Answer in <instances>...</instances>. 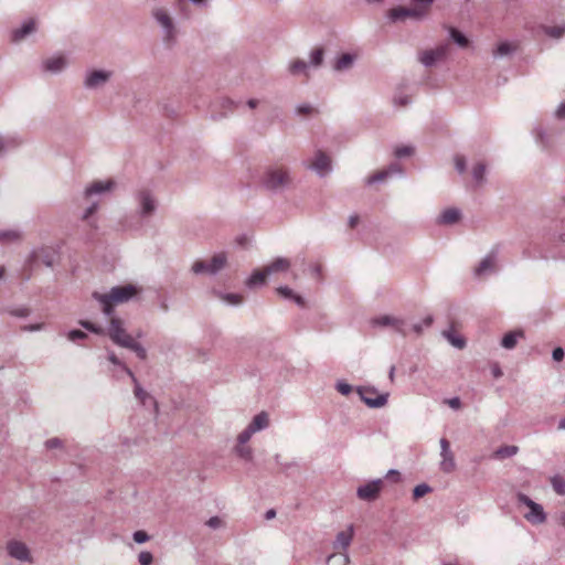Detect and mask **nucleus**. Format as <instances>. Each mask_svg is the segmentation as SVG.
I'll return each instance as SVG.
<instances>
[{"instance_id": "obj_52", "label": "nucleus", "mask_w": 565, "mask_h": 565, "mask_svg": "<svg viewBox=\"0 0 565 565\" xmlns=\"http://www.w3.org/2000/svg\"><path fill=\"white\" fill-rule=\"evenodd\" d=\"M255 433L250 427H246L237 437V441L241 445H245Z\"/></svg>"}, {"instance_id": "obj_42", "label": "nucleus", "mask_w": 565, "mask_h": 565, "mask_svg": "<svg viewBox=\"0 0 565 565\" xmlns=\"http://www.w3.org/2000/svg\"><path fill=\"white\" fill-rule=\"evenodd\" d=\"M431 491H433L431 487L428 486L427 483L417 484L413 489V498H414V500H418Z\"/></svg>"}, {"instance_id": "obj_50", "label": "nucleus", "mask_w": 565, "mask_h": 565, "mask_svg": "<svg viewBox=\"0 0 565 565\" xmlns=\"http://www.w3.org/2000/svg\"><path fill=\"white\" fill-rule=\"evenodd\" d=\"M552 487L557 494H565V481L561 477L556 476L552 479Z\"/></svg>"}, {"instance_id": "obj_22", "label": "nucleus", "mask_w": 565, "mask_h": 565, "mask_svg": "<svg viewBox=\"0 0 565 565\" xmlns=\"http://www.w3.org/2000/svg\"><path fill=\"white\" fill-rule=\"evenodd\" d=\"M461 217V212L459 209L450 207L445 210L438 218L440 224L451 225L457 223Z\"/></svg>"}, {"instance_id": "obj_58", "label": "nucleus", "mask_w": 565, "mask_h": 565, "mask_svg": "<svg viewBox=\"0 0 565 565\" xmlns=\"http://www.w3.org/2000/svg\"><path fill=\"white\" fill-rule=\"evenodd\" d=\"M313 107L310 104H300L296 107V114L297 115H310L313 113Z\"/></svg>"}, {"instance_id": "obj_62", "label": "nucleus", "mask_w": 565, "mask_h": 565, "mask_svg": "<svg viewBox=\"0 0 565 565\" xmlns=\"http://www.w3.org/2000/svg\"><path fill=\"white\" fill-rule=\"evenodd\" d=\"M536 141L542 145V147H547V135L543 129L536 130Z\"/></svg>"}, {"instance_id": "obj_53", "label": "nucleus", "mask_w": 565, "mask_h": 565, "mask_svg": "<svg viewBox=\"0 0 565 565\" xmlns=\"http://www.w3.org/2000/svg\"><path fill=\"white\" fill-rule=\"evenodd\" d=\"M138 562L140 565H151L153 562V556L148 551H142L138 555Z\"/></svg>"}, {"instance_id": "obj_11", "label": "nucleus", "mask_w": 565, "mask_h": 565, "mask_svg": "<svg viewBox=\"0 0 565 565\" xmlns=\"http://www.w3.org/2000/svg\"><path fill=\"white\" fill-rule=\"evenodd\" d=\"M111 76V71L90 70L86 72L83 85L86 89H98L104 87L109 82Z\"/></svg>"}, {"instance_id": "obj_15", "label": "nucleus", "mask_w": 565, "mask_h": 565, "mask_svg": "<svg viewBox=\"0 0 565 565\" xmlns=\"http://www.w3.org/2000/svg\"><path fill=\"white\" fill-rule=\"evenodd\" d=\"M68 65V61L64 55H55L42 62V71L51 74L63 72Z\"/></svg>"}, {"instance_id": "obj_63", "label": "nucleus", "mask_w": 565, "mask_h": 565, "mask_svg": "<svg viewBox=\"0 0 565 565\" xmlns=\"http://www.w3.org/2000/svg\"><path fill=\"white\" fill-rule=\"evenodd\" d=\"M384 479L392 480L393 482H399L401 481V473H399V471H397L395 469H391V470L387 471V473L385 475Z\"/></svg>"}, {"instance_id": "obj_8", "label": "nucleus", "mask_w": 565, "mask_h": 565, "mask_svg": "<svg viewBox=\"0 0 565 565\" xmlns=\"http://www.w3.org/2000/svg\"><path fill=\"white\" fill-rule=\"evenodd\" d=\"M370 324L372 328L375 329L390 328L402 335L407 334L406 321L402 318H397L394 316L382 315L374 317L370 320Z\"/></svg>"}, {"instance_id": "obj_48", "label": "nucleus", "mask_w": 565, "mask_h": 565, "mask_svg": "<svg viewBox=\"0 0 565 565\" xmlns=\"http://www.w3.org/2000/svg\"><path fill=\"white\" fill-rule=\"evenodd\" d=\"M19 143L20 142L17 141V139L13 138V137H10V138H7V139L0 137V156L2 154V152L6 149L18 147Z\"/></svg>"}, {"instance_id": "obj_49", "label": "nucleus", "mask_w": 565, "mask_h": 565, "mask_svg": "<svg viewBox=\"0 0 565 565\" xmlns=\"http://www.w3.org/2000/svg\"><path fill=\"white\" fill-rule=\"evenodd\" d=\"M387 177H390V171L381 170V171H377L376 173L372 174L371 177H369L366 180V183L367 184L377 183V182L384 181Z\"/></svg>"}, {"instance_id": "obj_28", "label": "nucleus", "mask_w": 565, "mask_h": 565, "mask_svg": "<svg viewBox=\"0 0 565 565\" xmlns=\"http://www.w3.org/2000/svg\"><path fill=\"white\" fill-rule=\"evenodd\" d=\"M524 337V333L523 331L521 330H518V331H511L509 333H507L503 338H502V341H501V345L504 348V349H508V350H511L513 349L516 343H518V340L520 338H523Z\"/></svg>"}, {"instance_id": "obj_9", "label": "nucleus", "mask_w": 565, "mask_h": 565, "mask_svg": "<svg viewBox=\"0 0 565 565\" xmlns=\"http://www.w3.org/2000/svg\"><path fill=\"white\" fill-rule=\"evenodd\" d=\"M152 17L156 22L162 28L163 39L166 42H172L175 35V28L172 18L163 8H156L152 10Z\"/></svg>"}, {"instance_id": "obj_39", "label": "nucleus", "mask_w": 565, "mask_h": 565, "mask_svg": "<svg viewBox=\"0 0 565 565\" xmlns=\"http://www.w3.org/2000/svg\"><path fill=\"white\" fill-rule=\"evenodd\" d=\"M108 361L114 365L119 366L131 380H135L134 372L122 361H120L113 351L108 352Z\"/></svg>"}, {"instance_id": "obj_32", "label": "nucleus", "mask_w": 565, "mask_h": 565, "mask_svg": "<svg viewBox=\"0 0 565 565\" xmlns=\"http://www.w3.org/2000/svg\"><path fill=\"white\" fill-rule=\"evenodd\" d=\"M519 451V448L514 445L502 446L494 451V457L498 459H505L513 457Z\"/></svg>"}, {"instance_id": "obj_38", "label": "nucleus", "mask_w": 565, "mask_h": 565, "mask_svg": "<svg viewBox=\"0 0 565 565\" xmlns=\"http://www.w3.org/2000/svg\"><path fill=\"white\" fill-rule=\"evenodd\" d=\"M350 563V557L347 553H333L328 559V565H348Z\"/></svg>"}, {"instance_id": "obj_12", "label": "nucleus", "mask_w": 565, "mask_h": 565, "mask_svg": "<svg viewBox=\"0 0 565 565\" xmlns=\"http://www.w3.org/2000/svg\"><path fill=\"white\" fill-rule=\"evenodd\" d=\"M384 487V479L371 480L356 489V495L360 500L373 502L379 497Z\"/></svg>"}, {"instance_id": "obj_35", "label": "nucleus", "mask_w": 565, "mask_h": 565, "mask_svg": "<svg viewBox=\"0 0 565 565\" xmlns=\"http://www.w3.org/2000/svg\"><path fill=\"white\" fill-rule=\"evenodd\" d=\"M323 58H324L323 47H316L310 53V62L308 63V65L312 66L315 68L320 67L323 63Z\"/></svg>"}, {"instance_id": "obj_7", "label": "nucleus", "mask_w": 565, "mask_h": 565, "mask_svg": "<svg viewBox=\"0 0 565 565\" xmlns=\"http://www.w3.org/2000/svg\"><path fill=\"white\" fill-rule=\"evenodd\" d=\"M356 393L361 401L371 408H381L387 404L388 393L377 394L375 387L359 386Z\"/></svg>"}, {"instance_id": "obj_51", "label": "nucleus", "mask_w": 565, "mask_h": 565, "mask_svg": "<svg viewBox=\"0 0 565 565\" xmlns=\"http://www.w3.org/2000/svg\"><path fill=\"white\" fill-rule=\"evenodd\" d=\"M414 153V148L412 146H399L395 148L394 154L397 158H404L412 156Z\"/></svg>"}, {"instance_id": "obj_59", "label": "nucleus", "mask_w": 565, "mask_h": 565, "mask_svg": "<svg viewBox=\"0 0 565 565\" xmlns=\"http://www.w3.org/2000/svg\"><path fill=\"white\" fill-rule=\"evenodd\" d=\"M394 104L398 107H405L411 104V98L407 95H398L394 97Z\"/></svg>"}, {"instance_id": "obj_44", "label": "nucleus", "mask_w": 565, "mask_h": 565, "mask_svg": "<svg viewBox=\"0 0 565 565\" xmlns=\"http://www.w3.org/2000/svg\"><path fill=\"white\" fill-rule=\"evenodd\" d=\"M419 60L423 63V65H425L426 67H430L436 62H438L436 56L434 55L433 50H428V51L423 52Z\"/></svg>"}, {"instance_id": "obj_55", "label": "nucleus", "mask_w": 565, "mask_h": 565, "mask_svg": "<svg viewBox=\"0 0 565 565\" xmlns=\"http://www.w3.org/2000/svg\"><path fill=\"white\" fill-rule=\"evenodd\" d=\"M455 167H456V170L461 174L466 171V158L461 154H456L455 156Z\"/></svg>"}, {"instance_id": "obj_25", "label": "nucleus", "mask_w": 565, "mask_h": 565, "mask_svg": "<svg viewBox=\"0 0 565 565\" xmlns=\"http://www.w3.org/2000/svg\"><path fill=\"white\" fill-rule=\"evenodd\" d=\"M290 267V262L287 258L278 257L269 265L265 266L266 273L268 275L275 274L277 271L287 270Z\"/></svg>"}, {"instance_id": "obj_24", "label": "nucleus", "mask_w": 565, "mask_h": 565, "mask_svg": "<svg viewBox=\"0 0 565 565\" xmlns=\"http://www.w3.org/2000/svg\"><path fill=\"white\" fill-rule=\"evenodd\" d=\"M268 425H269L268 414L266 412H260L252 419L248 427H250L254 433H257V431H260V430L267 428Z\"/></svg>"}, {"instance_id": "obj_21", "label": "nucleus", "mask_w": 565, "mask_h": 565, "mask_svg": "<svg viewBox=\"0 0 565 565\" xmlns=\"http://www.w3.org/2000/svg\"><path fill=\"white\" fill-rule=\"evenodd\" d=\"M209 263L210 275H216L227 264V255L224 252L215 254Z\"/></svg>"}, {"instance_id": "obj_19", "label": "nucleus", "mask_w": 565, "mask_h": 565, "mask_svg": "<svg viewBox=\"0 0 565 565\" xmlns=\"http://www.w3.org/2000/svg\"><path fill=\"white\" fill-rule=\"evenodd\" d=\"M353 535L354 526L350 524L345 531H341L337 534L335 541L333 542V547H341L343 550H347L353 540Z\"/></svg>"}, {"instance_id": "obj_61", "label": "nucleus", "mask_w": 565, "mask_h": 565, "mask_svg": "<svg viewBox=\"0 0 565 565\" xmlns=\"http://www.w3.org/2000/svg\"><path fill=\"white\" fill-rule=\"evenodd\" d=\"M206 525L211 529H220L223 526V521L218 516H212L206 521Z\"/></svg>"}, {"instance_id": "obj_31", "label": "nucleus", "mask_w": 565, "mask_h": 565, "mask_svg": "<svg viewBox=\"0 0 565 565\" xmlns=\"http://www.w3.org/2000/svg\"><path fill=\"white\" fill-rule=\"evenodd\" d=\"M443 337L448 340V342L457 349H463L466 347V340L457 334H455L450 330H444Z\"/></svg>"}, {"instance_id": "obj_47", "label": "nucleus", "mask_w": 565, "mask_h": 565, "mask_svg": "<svg viewBox=\"0 0 565 565\" xmlns=\"http://www.w3.org/2000/svg\"><path fill=\"white\" fill-rule=\"evenodd\" d=\"M450 50V45L448 43L441 44L433 50L434 55L436 56L437 61H443L447 57Z\"/></svg>"}, {"instance_id": "obj_33", "label": "nucleus", "mask_w": 565, "mask_h": 565, "mask_svg": "<svg viewBox=\"0 0 565 565\" xmlns=\"http://www.w3.org/2000/svg\"><path fill=\"white\" fill-rule=\"evenodd\" d=\"M449 35L459 47L465 49L469 45V40L467 39V36L456 28L449 29Z\"/></svg>"}, {"instance_id": "obj_37", "label": "nucleus", "mask_w": 565, "mask_h": 565, "mask_svg": "<svg viewBox=\"0 0 565 565\" xmlns=\"http://www.w3.org/2000/svg\"><path fill=\"white\" fill-rule=\"evenodd\" d=\"M515 50L509 42H501L498 44L497 49L493 50V57L499 58L507 55H510Z\"/></svg>"}, {"instance_id": "obj_41", "label": "nucleus", "mask_w": 565, "mask_h": 565, "mask_svg": "<svg viewBox=\"0 0 565 565\" xmlns=\"http://www.w3.org/2000/svg\"><path fill=\"white\" fill-rule=\"evenodd\" d=\"M209 263L205 262V260H195L193 263V265L191 266V271L194 274V275H203V274H209L210 275V269H209Z\"/></svg>"}, {"instance_id": "obj_27", "label": "nucleus", "mask_w": 565, "mask_h": 565, "mask_svg": "<svg viewBox=\"0 0 565 565\" xmlns=\"http://www.w3.org/2000/svg\"><path fill=\"white\" fill-rule=\"evenodd\" d=\"M308 67H309V65L307 62H305L303 60L297 58L289 63L288 72L294 76L300 75V74L308 76Z\"/></svg>"}, {"instance_id": "obj_5", "label": "nucleus", "mask_w": 565, "mask_h": 565, "mask_svg": "<svg viewBox=\"0 0 565 565\" xmlns=\"http://www.w3.org/2000/svg\"><path fill=\"white\" fill-rule=\"evenodd\" d=\"M135 200L137 202V213L140 217L149 218L156 213L158 209V201L150 190H139L135 194Z\"/></svg>"}, {"instance_id": "obj_45", "label": "nucleus", "mask_w": 565, "mask_h": 565, "mask_svg": "<svg viewBox=\"0 0 565 565\" xmlns=\"http://www.w3.org/2000/svg\"><path fill=\"white\" fill-rule=\"evenodd\" d=\"M235 451L241 458L247 461L253 459V450L248 446L238 444L235 448Z\"/></svg>"}, {"instance_id": "obj_18", "label": "nucleus", "mask_w": 565, "mask_h": 565, "mask_svg": "<svg viewBox=\"0 0 565 565\" xmlns=\"http://www.w3.org/2000/svg\"><path fill=\"white\" fill-rule=\"evenodd\" d=\"M34 31H35L34 20H28V21L23 22V24L20 28L12 30L11 41L15 42V43L21 42L23 39H25L28 35H30Z\"/></svg>"}, {"instance_id": "obj_64", "label": "nucleus", "mask_w": 565, "mask_h": 565, "mask_svg": "<svg viewBox=\"0 0 565 565\" xmlns=\"http://www.w3.org/2000/svg\"><path fill=\"white\" fill-rule=\"evenodd\" d=\"M564 355H565V352L561 347L555 348L552 352V358L556 362L562 361L564 359Z\"/></svg>"}, {"instance_id": "obj_4", "label": "nucleus", "mask_w": 565, "mask_h": 565, "mask_svg": "<svg viewBox=\"0 0 565 565\" xmlns=\"http://www.w3.org/2000/svg\"><path fill=\"white\" fill-rule=\"evenodd\" d=\"M116 183L113 180L106 181H95L88 186H86L84 191V199L90 200L89 205L86 207L82 215L83 221H88V225L92 228H97V223L95 220H90V216L98 210L99 201L94 199L96 195H102L104 193L110 192L115 189Z\"/></svg>"}, {"instance_id": "obj_60", "label": "nucleus", "mask_w": 565, "mask_h": 565, "mask_svg": "<svg viewBox=\"0 0 565 565\" xmlns=\"http://www.w3.org/2000/svg\"><path fill=\"white\" fill-rule=\"evenodd\" d=\"M62 446L63 441L57 437L50 438L45 441V447L47 449L61 448Z\"/></svg>"}, {"instance_id": "obj_1", "label": "nucleus", "mask_w": 565, "mask_h": 565, "mask_svg": "<svg viewBox=\"0 0 565 565\" xmlns=\"http://www.w3.org/2000/svg\"><path fill=\"white\" fill-rule=\"evenodd\" d=\"M107 335L115 344L135 352L140 360L147 359V350L127 332L121 319L110 318Z\"/></svg>"}, {"instance_id": "obj_30", "label": "nucleus", "mask_w": 565, "mask_h": 565, "mask_svg": "<svg viewBox=\"0 0 565 565\" xmlns=\"http://www.w3.org/2000/svg\"><path fill=\"white\" fill-rule=\"evenodd\" d=\"M277 292L284 298L294 300L297 305L303 306L305 301L301 296L296 295L292 289L287 286H280L277 288Z\"/></svg>"}, {"instance_id": "obj_10", "label": "nucleus", "mask_w": 565, "mask_h": 565, "mask_svg": "<svg viewBox=\"0 0 565 565\" xmlns=\"http://www.w3.org/2000/svg\"><path fill=\"white\" fill-rule=\"evenodd\" d=\"M387 15L392 22L402 21L406 18L419 21V20H423L427 15V12L423 8L415 4V7H413V8H407V7L393 8L388 11Z\"/></svg>"}, {"instance_id": "obj_34", "label": "nucleus", "mask_w": 565, "mask_h": 565, "mask_svg": "<svg viewBox=\"0 0 565 565\" xmlns=\"http://www.w3.org/2000/svg\"><path fill=\"white\" fill-rule=\"evenodd\" d=\"M486 164L482 162L477 163L472 169V178L477 185H481L486 182Z\"/></svg>"}, {"instance_id": "obj_26", "label": "nucleus", "mask_w": 565, "mask_h": 565, "mask_svg": "<svg viewBox=\"0 0 565 565\" xmlns=\"http://www.w3.org/2000/svg\"><path fill=\"white\" fill-rule=\"evenodd\" d=\"M135 384V390H134V393H135V396L136 398L142 404V405H146L147 404V401H150L154 408L157 409L158 408V404L157 402L153 399V397H151L139 384L137 377L135 376V380H131Z\"/></svg>"}, {"instance_id": "obj_3", "label": "nucleus", "mask_w": 565, "mask_h": 565, "mask_svg": "<svg viewBox=\"0 0 565 565\" xmlns=\"http://www.w3.org/2000/svg\"><path fill=\"white\" fill-rule=\"evenodd\" d=\"M292 183V178L288 168L282 166H269L265 169L260 185L271 193H281Z\"/></svg>"}, {"instance_id": "obj_40", "label": "nucleus", "mask_w": 565, "mask_h": 565, "mask_svg": "<svg viewBox=\"0 0 565 565\" xmlns=\"http://www.w3.org/2000/svg\"><path fill=\"white\" fill-rule=\"evenodd\" d=\"M544 33L554 39H561L565 34V25L544 26Z\"/></svg>"}, {"instance_id": "obj_16", "label": "nucleus", "mask_w": 565, "mask_h": 565, "mask_svg": "<svg viewBox=\"0 0 565 565\" xmlns=\"http://www.w3.org/2000/svg\"><path fill=\"white\" fill-rule=\"evenodd\" d=\"M8 553L11 557L20 562H32L28 546L19 541H11L7 545Z\"/></svg>"}, {"instance_id": "obj_14", "label": "nucleus", "mask_w": 565, "mask_h": 565, "mask_svg": "<svg viewBox=\"0 0 565 565\" xmlns=\"http://www.w3.org/2000/svg\"><path fill=\"white\" fill-rule=\"evenodd\" d=\"M309 168L316 171L319 177L323 178L332 170L331 159L326 152L318 150L316 152L315 161L309 166Z\"/></svg>"}, {"instance_id": "obj_2", "label": "nucleus", "mask_w": 565, "mask_h": 565, "mask_svg": "<svg viewBox=\"0 0 565 565\" xmlns=\"http://www.w3.org/2000/svg\"><path fill=\"white\" fill-rule=\"evenodd\" d=\"M138 291L139 289L136 286L128 284L125 286L113 287L106 294L94 291L93 298L102 305L103 312L106 316H111L114 305L129 301L138 294Z\"/></svg>"}, {"instance_id": "obj_46", "label": "nucleus", "mask_w": 565, "mask_h": 565, "mask_svg": "<svg viewBox=\"0 0 565 565\" xmlns=\"http://www.w3.org/2000/svg\"><path fill=\"white\" fill-rule=\"evenodd\" d=\"M221 297L225 302L232 306H239L243 303V296L238 294H223Z\"/></svg>"}, {"instance_id": "obj_36", "label": "nucleus", "mask_w": 565, "mask_h": 565, "mask_svg": "<svg viewBox=\"0 0 565 565\" xmlns=\"http://www.w3.org/2000/svg\"><path fill=\"white\" fill-rule=\"evenodd\" d=\"M21 239V233L15 230L0 231V243H13Z\"/></svg>"}, {"instance_id": "obj_13", "label": "nucleus", "mask_w": 565, "mask_h": 565, "mask_svg": "<svg viewBox=\"0 0 565 565\" xmlns=\"http://www.w3.org/2000/svg\"><path fill=\"white\" fill-rule=\"evenodd\" d=\"M440 470L445 473H450L456 468L455 456L450 450V444L446 438H441L440 441Z\"/></svg>"}, {"instance_id": "obj_29", "label": "nucleus", "mask_w": 565, "mask_h": 565, "mask_svg": "<svg viewBox=\"0 0 565 565\" xmlns=\"http://www.w3.org/2000/svg\"><path fill=\"white\" fill-rule=\"evenodd\" d=\"M39 258L46 267H53L54 264V253L49 248H41L39 253H33L31 255V260H35Z\"/></svg>"}, {"instance_id": "obj_43", "label": "nucleus", "mask_w": 565, "mask_h": 565, "mask_svg": "<svg viewBox=\"0 0 565 565\" xmlns=\"http://www.w3.org/2000/svg\"><path fill=\"white\" fill-rule=\"evenodd\" d=\"M78 323H79V326H82L84 329H86L87 331H89L92 333H95L98 335L105 334V330L102 327H99L88 320H81Z\"/></svg>"}, {"instance_id": "obj_54", "label": "nucleus", "mask_w": 565, "mask_h": 565, "mask_svg": "<svg viewBox=\"0 0 565 565\" xmlns=\"http://www.w3.org/2000/svg\"><path fill=\"white\" fill-rule=\"evenodd\" d=\"M87 338V333H85L84 331L82 330H71L68 333H67V339L70 341H73V342H76L78 340H84Z\"/></svg>"}, {"instance_id": "obj_6", "label": "nucleus", "mask_w": 565, "mask_h": 565, "mask_svg": "<svg viewBox=\"0 0 565 565\" xmlns=\"http://www.w3.org/2000/svg\"><path fill=\"white\" fill-rule=\"evenodd\" d=\"M518 502L529 508V512L524 514V519L532 524H542L546 521V513L541 504L533 501L526 494L519 492Z\"/></svg>"}, {"instance_id": "obj_23", "label": "nucleus", "mask_w": 565, "mask_h": 565, "mask_svg": "<svg viewBox=\"0 0 565 565\" xmlns=\"http://www.w3.org/2000/svg\"><path fill=\"white\" fill-rule=\"evenodd\" d=\"M268 276L265 268L263 270H255L247 279L246 286L250 289L264 286Z\"/></svg>"}, {"instance_id": "obj_17", "label": "nucleus", "mask_w": 565, "mask_h": 565, "mask_svg": "<svg viewBox=\"0 0 565 565\" xmlns=\"http://www.w3.org/2000/svg\"><path fill=\"white\" fill-rule=\"evenodd\" d=\"M497 255H498V249L497 248L491 249V252L476 267L475 275L477 277H481L487 274L493 273L495 270Z\"/></svg>"}, {"instance_id": "obj_56", "label": "nucleus", "mask_w": 565, "mask_h": 565, "mask_svg": "<svg viewBox=\"0 0 565 565\" xmlns=\"http://www.w3.org/2000/svg\"><path fill=\"white\" fill-rule=\"evenodd\" d=\"M132 537H134V541H135L137 544L146 543V542H147V541H149V539H150V536L148 535V533H147V532H145V531H142V530H139V531L134 532Z\"/></svg>"}, {"instance_id": "obj_20", "label": "nucleus", "mask_w": 565, "mask_h": 565, "mask_svg": "<svg viewBox=\"0 0 565 565\" xmlns=\"http://www.w3.org/2000/svg\"><path fill=\"white\" fill-rule=\"evenodd\" d=\"M356 56L351 53L340 55L333 63V71L345 72L353 67Z\"/></svg>"}, {"instance_id": "obj_57", "label": "nucleus", "mask_w": 565, "mask_h": 565, "mask_svg": "<svg viewBox=\"0 0 565 565\" xmlns=\"http://www.w3.org/2000/svg\"><path fill=\"white\" fill-rule=\"evenodd\" d=\"M335 388L342 395H349L352 392V386L343 381H339L335 384Z\"/></svg>"}]
</instances>
